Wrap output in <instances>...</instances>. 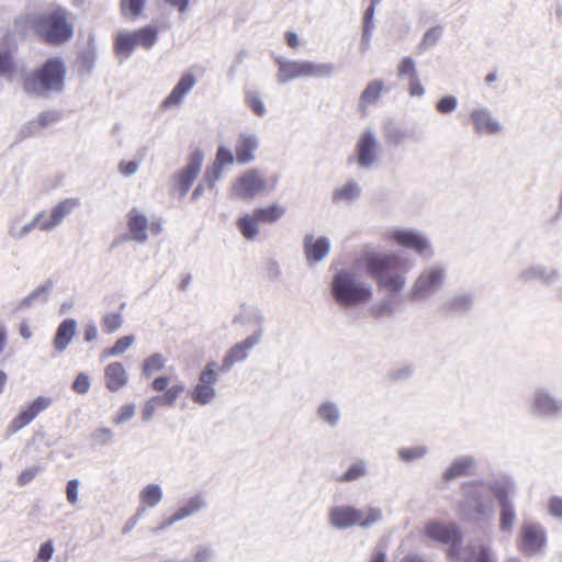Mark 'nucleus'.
Masks as SVG:
<instances>
[{"label": "nucleus", "instance_id": "obj_1", "mask_svg": "<svg viewBox=\"0 0 562 562\" xmlns=\"http://www.w3.org/2000/svg\"><path fill=\"white\" fill-rule=\"evenodd\" d=\"M366 272L374 281L380 290H386L389 294L374 302L369 307V315L374 319L392 317L395 313L393 295L400 293L406 285L405 273L396 269L403 262L394 252L371 251L362 258Z\"/></svg>", "mask_w": 562, "mask_h": 562}, {"label": "nucleus", "instance_id": "obj_2", "mask_svg": "<svg viewBox=\"0 0 562 562\" xmlns=\"http://www.w3.org/2000/svg\"><path fill=\"white\" fill-rule=\"evenodd\" d=\"M373 285L353 269H340L331 281V294L344 311L361 307L371 302Z\"/></svg>", "mask_w": 562, "mask_h": 562}, {"label": "nucleus", "instance_id": "obj_3", "mask_svg": "<svg viewBox=\"0 0 562 562\" xmlns=\"http://www.w3.org/2000/svg\"><path fill=\"white\" fill-rule=\"evenodd\" d=\"M491 480L474 481L462 486L463 499L459 504V515L462 520L476 525L493 520L495 508L491 496Z\"/></svg>", "mask_w": 562, "mask_h": 562}, {"label": "nucleus", "instance_id": "obj_4", "mask_svg": "<svg viewBox=\"0 0 562 562\" xmlns=\"http://www.w3.org/2000/svg\"><path fill=\"white\" fill-rule=\"evenodd\" d=\"M65 72V65L59 58H49L42 67L24 76L23 89L38 97L60 93L64 89Z\"/></svg>", "mask_w": 562, "mask_h": 562}, {"label": "nucleus", "instance_id": "obj_5", "mask_svg": "<svg viewBox=\"0 0 562 562\" xmlns=\"http://www.w3.org/2000/svg\"><path fill=\"white\" fill-rule=\"evenodd\" d=\"M278 71L276 79L284 85L300 78H330L337 74L334 63L313 61L307 59H288L277 57Z\"/></svg>", "mask_w": 562, "mask_h": 562}, {"label": "nucleus", "instance_id": "obj_6", "mask_svg": "<svg viewBox=\"0 0 562 562\" xmlns=\"http://www.w3.org/2000/svg\"><path fill=\"white\" fill-rule=\"evenodd\" d=\"M383 519L379 507L369 506L364 510L352 505H335L328 509L327 521L335 530H346L352 527L368 529Z\"/></svg>", "mask_w": 562, "mask_h": 562}, {"label": "nucleus", "instance_id": "obj_7", "mask_svg": "<svg viewBox=\"0 0 562 562\" xmlns=\"http://www.w3.org/2000/svg\"><path fill=\"white\" fill-rule=\"evenodd\" d=\"M31 24L36 34L48 44H64L68 42L74 34V27L67 21V11L61 8L33 15L31 18Z\"/></svg>", "mask_w": 562, "mask_h": 562}, {"label": "nucleus", "instance_id": "obj_8", "mask_svg": "<svg viewBox=\"0 0 562 562\" xmlns=\"http://www.w3.org/2000/svg\"><path fill=\"white\" fill-rule=\"evenodd\" d=\"M490 488L499 506V529L509 535L516 520V510L510 498L516 492L515 482L509 476L492 477Z\"/></svg>", "mask_w": 562, "mask_h": 562}, {"label": "nucleus", "instance_id": "obj_9", "mask_svg": "<svg viewBox=\"0 0 562 562\" xmlns=\"http://www.w3.org/2000/svg\"><path fill=\"white\" fill-rule=\"evenodd\" d=\"M447 279V267L443 263H432L424 267L413 281L407 293L409 301H425L440 291Z\"/></svg>", "mask_w": 562, "mask_h": 562}, {"label": "nucleus", "instance_id": "obj_10", "mask_svg": "<svg viewBox=\"0 0 562 562\" xmlns=\"http://www.w3.org/2000/svg\"><path fill=\"white\" fill-rule=\"evenodd\" d=\"M279 177L274 175L272 181L268 184L263 173L251 168L238 176L232 184L231 195L235 199L249 201L260 194H266L276 189Z\"/></svg>", "mask_w": 562, "mask_h": 562}, {"label": "nucleus", "instance_id": "obj_11", "mask_svg": "<svg viewBox=\"0 0 562 562\" xmlns=\"http://www.w3.org/2000/svg\"><path fill=\"white\" fill-rule=\"evenodd\" d=\"M528 413L537 419L555 420L562 417V400L546 385L533 389L527 402Z\"/></svg>", "mask_w": 562, "mask_h": 562}, {"label": "nucleus", "instance_id": "obj_12", "mask_svg": "<svg viewBox=\"0 0 562 562\" xmlns=\"http://www.w3.org/2000/svg\"><path fill=\"white\" fill-rule=\"evenodd\" d=\"M158 38V30L155 26H144L134 32L120 31L114 38V52L121 61L130 58L136 46L150 49Z\"/></svg>", "mask_w": 562, "mask_h": 562}, {"label": "nucleus", "instance_id": "obj_13", "mask_svg": "<svg viewBox=\"0 0 562 562\" xmlns=\"http://www.w3.org/2000/svg\"><path fill=\"white\" fill-rule=\"evenodd\" d=\"M386 239L398 246L414 250L419 257L430 259L435 255L430 239L427 235L415 228H396L389 231Z\"/></svg>", "mask_w": 562, "mask_h": 562}, {"label": "nucleus", "instance_id": "obj_14", "mask_svg": "<svg viewBox=\"0 0 562 562\" xmlns=\"http://www.w3.org/2000/svg\"><path fill=\"white\" fill-rule=\"evenodd\" d=\"M218 364L209 361L199 374L198 383L190 391L191 400L201 406L213 402L216 397V383L218 381Z\"/></svg>", "mask_w": 562, "mask_h": 562}, {"label": "nucleus", "instance_id": "obj_15", "mask_svg": "<svg viewBox=\"0 0 562 562\" xmlns=\"http://www.w3.org/2000/svg\"><path fill=\"white\" fill-rule=\"evenodd\" d=\"M426 536L431 540L450 544L449 555L454 557L460 551L461 531L456 524L430 521L425 528Z\"/></svg>", "mask_w": 562, "mask_h": 562}, {"label": "nucleus", "instance_id": "obj_16", "mask_svg": "<svg viewBox=\"0 0 562 562\" xmlns=\"http://www.w3.org/2000/svg\"><path fill=\"white\" fill-rule=\"evenodd\" d=\"M262 334L263 330L259 327L254 334L231 347L226 351L221 367H218L220 371L227 373L236 363L245 361L250 350L260 344Z\"/></svg>", "mask_w": 562, "mask_h": 562}, {"label": "nucleus", "instance_id": "obj_17", "mask_svg": "<svg viewBox=\"0 0 562 562\" xmlns=\"http://www.w3.org/2000/svg\"><path fill=\"white\" fill-rule=\"evenodd\" d=\"M379 140L371 130H366L356 144V161L360 169L370 170L379 158Z\"/></svg>", "mask_w": 562, "mask_h": 562}, {"label": "nucleus", "instance_id": "obj_18", "mask_svg": "<svg viewBox=\"0 0 562 562\" xmlns=\"http://www.w3.org/2000/svg\"><path fill=\"white\" fill-rule=\"evenodd\" d=\"M204 155L201 149H195L190 154L188 158V162L184 168H182L175 176V187L173 190L179 192V196L183 198L190 190L193 181L200 173L202 164H203Z\"/></svg>", "mask_w": 562, "mask_h": 562}, {"label": "nucleus", "instance_id": "obj_19", "mask_svg": "<svg viewBox=\"0 0 562 562\" xmlns=\"http://www.w3.org/2000/svg\"><path fill=\"white\" fill-rule=\"evenodd\" d=\"M546 529L536 522H525L520 529L519 550L526 555L539 553L546 546Z\"/></svg>", "mask_w": 562, "mask_h": 562}, {"label": "nucleus", "instance_id": "obj_20", "mask_svg": "<svg viewBox=\"0 0 562 562\" xmlns=\"http://www.w3.org/2000/svg\"><path fill=\"white\" fill-rule=\"evenodd\" d=\"M331 249L330 239L327 236L316 237L307 233L303 238V251L308 265L324 261Z\"/></svg>", "mask_w": 562, "mask_h": 562}, {"label": "nucleus", "instance_id": "obj_21", "mask_svg": "<svg viewBox=\"0 0 562 562\" xmlns=\"http://www.w3.org/2000/svg\"><path fill=\"white\" fill-rule=\"evenodd\" d=\"M470 120L477 134L496 135L503 130L502 123L494 116L493 112L486 108H475L470 112Z\"/></svg>", "mask_w": 562, "mask_h": 562}, {"label": "nucleus", "instance_id": "obj_22", "mask_svg": "<svg viewBox=\"0 0 562 562\" xmlns=\"http://www.w3.org/2000/svg\"><path fill=\"white\" fill-rule=\"evenodd\" d=\"M518 279L525 283L539 280L544 285H553L561 280V272L558 268L535 263L521 269Z\"/></svg>", "mask_w": 562, "mask_h": 562}, {"label": "nucleus", "instance_id": "obj_23", "mask_svg": "<svg viewBox=\"0 0 562 562\" xmlns=\"http://www.w3.org/2000/svg\"><path fill=\"white\" fill-rule=\"evenodd\" d=\"M80 205V200L77 198H69L60 201L55 205L50 214L46 213V217L41 222V231L50 232L60 225L66 216L71 214Z\"/></svg>", "mask_w": 562, "mask_h": 562}, {"label": "nucleus", "instance_id": "obj_24", "mask_svg": "<svg viewBox=\"0 0 562 562\" xmlns=\"http://www.w3.org/2000/svg\"><path fill=\"white\" fill-rule=\"evenodd\" d=\"M127 227L130 233V240L145 244L148 240V218L146 214L136 207H133L127 213Z\"/></svg>", "mask_w": 562, "mask_h": 562}, {"label": "nucleus", "instance_id": "obj_25", "mask_svg": "<svg viewBox=\"0 0 562 562\" xmlns=\"http://www.w3.org/2000/svg\"><path fill=\"white\" fill-rule=\"evenodd\" d=\"M457 555L462 562H497L496 553L493 549L484 543L470 542Z\"/></svg>", "mask_w": 562, "mask_h": 562}, {"label": "nucleus", "instance_id": "obj_26", "mask_svg": "<svg viewBox=\"0 0 562 562\" xmlns=\"http://www.w3.org/2000/svg\"><path fill=\"white\" fill-rule=\"evenodd\" d=\"M259 137L254 133L239 134L236 146V159L239 164H248L255 160V153L259 147Z\"/></svg>", "mask_w": 562, "mask_h": 562}, {"label": "nucleus", "instance_id": "obj_27", "mask_svg": "<svg viewBox=\"0 0 562 562\" xmlns=\"http://www.w3.org/2000/svg\"><path fill=\"white\" fill-rule=\"evenodd\" d=\"M475 302V293L472 290L460 289L449 294L443 301V307L452 313H465Z\"/></svg>", "mask_w": 562, "mask_h": 562}, {"label": "nucleus", "instance_id": "obj_28", "mask_svg": "<svg viewBox=\"0 0 562 562\" xmlns=\"http://www.w3.org/2000/svg\"><path fill=\"white\" fill-rule=\"evenodd\" d=\"M53 288V280L48 279L44 281L43 283L37 285L33 291H31L25 297L18 301L14 305L13 312L18 313L20 311L31 308L36 303L47 302Z\"/></svg>", "mask_w": 562, "mask_h": 562}, {"label": "nucleus", "instance_id": "obj_29", "mask_svg": "<svg viewBox=\"0 0 562 562\" xmlns=\"http://www.w3.org/2000/svg\"><path fill=\"white\" fill-rule=\"evenodd\" d=\"M105 386L116 392L128 383V374L121 362H111L104 368Z\"/></svg>", "mask_w": 562, "mask_h": 562}, {"label": "nucleus", "instance_id": "obj_30", "mask_svg": "<svg viewBox=\"0 0 562 562\" xmlns=\"http://www.w3.org/2000/svg\"><path fill=\"white\" fill-rule=\"evenodd\" d=\"M77 333V322L74 318L64 319L57 327L53 340L54 348L57 352H64L72 341Z\"/></svg>", "mask_w": 562, "mask_h": 562}, {"label": "nucleus", "instance_id": "obj_31", "mask_svg": "<svg viewBox=\"0 0 562 562\" xmlns=\"http://www.w3.org/2000/svg\"><path fill=\"white\" fill-rule=\"evenodd\" d=\"M316 417L329 428L338 427L341 420L339 404L331 400L322 402L316 408Z\"/></svg>", "mask_w": 562, "mask_h": 562}, {"label": "nucleus", "instance_id": "obj_32", "mask_svg": "<svg viewBox=\"0 0 562 562\" xmlns=\"http://www.w3.org/2000/svg\"><path fill=\"white\" fill-rule=\"evenodd\" d=\"M195 82L196 79L192 74L183 75L178 83L173 87L170 94L164 100L162 105L165 108L179 105L186 94L194 87Z\"/></svg>", "mask_w": 562, "mask_h": 562}, {"label": "nucleus", "instance_id": "obj_33", "mask_svg": "<svg viewBox=\"0 0 562 562\" xmlns=\"http://www.w3.org/2000/svg\"><path fill=\"white\" fill-rule=\"evenodd\" d=\"M475 465V459L471 456L460 457L451 462V464L442 473L445 481H453L458 477L469 475Z\"/></svg>", "mask_w": 562, "mask_h": 562}, {"label": "nucleus", "instance_id": "obj_34", "mask_svg": "<svg viewBox=\"0 0 562 562\" xmlns=\"http://www.w3.org/2000/svg\"><path fill=\"white\" fill-rule=\"evenodd\" d=\"M362 193L361 186L353 179L348 180L342 186L335 188L333 192L334 203H351L360 198Z\"/></svg>", "mask_w": 562, "mask_h": 562}, {"label": "nucleus", "instance_id": "obj_35", "mask_svg": "<svg viewBox=\"0 0 562 562\" xmlns=\"http://www.w3.org/2000/svg\"><path fill=\"white\" fill-rule=\"evenodd\" d=\"M383 86L382 80H372L367 85L359 99L358 108L361 112H366L369 105L375 103L381 98Z\"/></svg>", "mask_w": 562, "mask_h": 562}, {"label": "nucleus", "instance_id": "obj_36", "mask_svg": "<svg viewBox=\"0 0 562 562\" xmlns=\"http://www.w3.org/2000/svg\"><path fill=\"white\" fill-rule=\"evenodd\" d=\"M205 498L196 494L189 498L182 506H180L175 513L179 517L180 520H184L190 518L206 507Z\"/></svg>", "mask_w": 562, "mask_h": 562}, {"label": "nucleus", "instance_id": "obj_37", "mask_svg": "<svg viewBox=\"0 0 562 562\" xmlns=\"http://www.w3.org/2000/svg\"><path fill=\"white\" fill-rule=\"evenodd\" d=\"M368 473V462L363 459H358L336 481L339 483H350L367 476Z\"/></svg>", "mask_w": 562, "mask_h": 562}, {"label": "nucleus", "instance_id": "obj_38", "mask_svg": "<svg viewBox=\"0 0 562 562\" xmlns=\"http://www.w3.org/2000/svg\"><path fill=\"white\" fill-rule=\"evenodd\" d=\"M46 217V212L41 211L38 212L31 222H29L25 225L20 226L18 222H11L9 226V235L12 238L21 239L25 237L27 234H30L36 226L41 228V222H43V218Z\"/></svg>", "mask_w": 562, "mask_h": 562}, {"label": "nucleus", "instance_id": "obj_39", "mask_svg": "<svg viewBox=\"0 0 562 562\" xmlns=\"http://www.w3.org/2000/svg\"><path fill=\"white\" fill-rule=\"evenodd\" d=\"M258 223L259 220L254 212L252 214H244L239 216L237 220V227L246 239L252 240L258 235Z\"/></svg>", "mask_w": 562, "mask_h": 562}, {"label": "nucleus", "instance_id": "obj_40", "mask_svg": "<svg viewBox=\"0 0 562 562\" xmlns=\"http://www.w3.org/2000/svg\"><path fill=\"white\" fill-rule=\"evenodd\" d=\"M254 212L259 222L274 223L284 215L285 207L274 203L267 207L256 209Z\"/></svg>", "mask_w": 562, "mask_h": 562}, {"label": "nucleus", "instance_id": "obj_41", "mask_svg": "<svg viewBox=\"0 0 562 562\" xmlns=\"http://www.w3.org/2000/svg\"><path fill=\"white\" fill-rule=\"evenodd\" d=\"M140 502L148 506L155 507L162 499V488L159 484H148L139 492Z\"/></svg>", "mask_w": 562, "mask_h": 562}, {"label": "nucleus", "instance_id": "obj_42", "mask_svg": "<svg viewBox=\"0 0 562 562\" xmlns=\"http://www.w3.org/2000/svg\"><path fill=\"white\" fill-rule=\"evenodd\" d=\"M427 453L428 448L426 446L402 447L397 449L400 460L406 463L418 461L425 458Z\"/></svg>", "mask_w": 562, "mask_h": 562}, {"label": "nucleus", "instance_id": "obj_43", "mask_svg": "<svg viewBox=\"0 0 562 562\" xmlns=\"http://www.w3.org/2000/svg\"><path fill=\"white\" fill-rule=\"evenodd\" d=\"M134 340L135 337L133 335L121 337L113 347L103 350L102 357H116L124 353L133 345Z\"/></svg>", "mask_w": 562, "mask_h": 562}, {"label": "nucleus", "instance_id": "obj_44", "mask_svg": "<svg viewBox=\"0 0 562 562\" xmlns=\"http://www.w3.org/2000/svg\"><path fill=\"white\" fill-rule=\"evenodd\" d=\"M124 323L122 313L105 314L101 319L102 330L106 334H113L119 330Z\"/></svg>", "mask_w": 562, "mask_h": 562}, {"label": "nucleus", "instance_id": "obj_45", "mask_svg": "<svg viewBox=\"0 0 562 562\" xmlns=\"http://www.w3.org/2000/svg\"><path fill=\"white\" fill-rule=\"evenodd\" d=\"M165 363L166 359L161 353H154L144 361L143 374L149 378L153 373L160 371Z\"/></svg>", "mask_w": 562, "mask_h": 562}, {"label": "nucleus", "instance_id": "obj_46", "mask_svg": "<svg viewBox=\"0 0 562 562\" xmlns=\"http://www.w3.org/2000/svg\"><path fill=\"white\" fill-rule=\"evenodd\" d=\"M53 404V398L47 396H38L30 403L24 409L34 419L40 413L46 411Z\"/></svg>", "mask_w": 562, "mask_h": 562}, {"label": "nucleus", "instance_id": "obj_47", "mask_svg": "<svg viewBox=\"0 0 562 562\" xmlns=\"http://www.w3.org/2000/svg\"><path fill=\"white\" fill-rule=\"evenodd\" d=\"M146 0H121L122 13L125 16H138L145 4Z\"/></svg>", "mask_w": 562, "mask_h": 562}, {"label": "nucleus", "instance_id": "obj_48", "mask_svg": "<svg viewBox=\"0 0 562 562\" xmlns=\"http://www.w3.org/2000/svg\"><path fill=\"white\" fill-rule=\"evenodd\" d=\"M414 369L409 364L395 367L387 372V379L394 382H402L413 375Z\"/></svg>", "mask_w": 562, "mask_h": 562}, {"label": "nucleus", "instance_id": "obj_49", "mask_svg": "<svg viewBox=\"0 0 562 562\" xmlns=\"http://www.w3.org/2000/svg\"><path fill=\"white\" fill-rule=\"evenodd\" d=\"M215 549L210 544H200L195 548L193 560L190 562H213L215 559Z\"/></svg>", "mask_w": 562, "mask_h": 562}, {"label": "nucleus", "instance_id": "obj_50", "mask_svg": "<svg viewBox=\"0 0 562 562\" xmlns=\"http://www.w3.org/2000/svg\"><path fill=\"white\" fill-rule=\"evenodd\" d=\"M442 35V27L440 25H436L430 27L425 32L423 40L419 44L420 49H425L434 46Z\"/></svg>", "mask_w": 562, "mask_h": 562}, {"label": "nucleus", "instance_id": "obj_51", "mask_svg": "<svg viewBox=\"0 0 562 562\" xmlns=\"http://www.w3.org/2000/svg\"><path fill=\"white\" fill-rule=\"evenodd\" d=\"M246 102L248 106L259 116H263L266 114V105L258 92H247Z\"/></svg>", "mask_w": 562, "mask_h": 562}, {"label": "nucleus", "instance_id": "obj_52", "mask_svg": "<svg viewBox=\"0 0 562 562\" xmlns=\"http://www.w3.org/2000/svg\"><path fill=\"white\" fill-rule=\"evenodd\" d=\"M398 77L408 76L409 80L417 77L416 63L412 57H404L397 67Z\"/></svg>", "mask_w": 562, "mask_h": 562}, {"label": "nucleus", "instance_id": "obj_53", "mask_svg": "<svg viewBox=\"0 0 562 562\" xmlns=\"http://www.w3.org/2000/svg\"><path fill=\"white\" fill-rule=\"evenodd\" d=\"M457 105L458 99L454 95H446L437 102L436 109L441 114H449L457 109Z\"/></svg>", "mask_w": 562, "mask_h": 562}, {"label": "nucleus", "instance_id": "obj_54", "mask_svg": "<svg viewBox=\"0 0 562 562\" xmlns=\"http://www.w3.org/2000/svg\"><path fill=\"white\" fill-rule=\"evenodd\" d=\"M32 416H30L24 408L21 409L20 414L13 418L11 424L9 425L8 430L11 432H18L23 427L27 426L32 422Z\"/></svg>", "mask_w": 562, "mask_h": 562}, {"label": "nucleus", "instance_id": "obj_55", "mask_svg": "<svg viewBox=\"0 0 562 562\" xmlns=\"http://www.w3.org/2000/svg\"><path fill=\"white\" fill-rule=\"evenodd\" d=\"M136 406L134 404H125L123 405L117 414L113 417V423L116 425H122L130 420L135 415Z\"/></svg>", "mask_w": 562, "mask_h": 562}, {"label": "nucleus", "instance_id": "obj_56", "mask_svg": "<svg viewBox=\"0 0 562 562\" xmlns=\"http://www.w3.org/2000/svg\"><path fill=\"white\" fill-rule=\"evenodd\" d=\"M91 439L99 446L109 445L113 439V432L110 428H97L91 434Z\"/></svg>", "mask_w": 562, "mask_h": 562}, {"label": "nucleus", "instance_id": "obj_57", "mask_svg": "<svg viewBox=\"0 0 562 562\" xmlns=\"http://www.w3.org/2000/svg\"><path fill=\"white\" fill-rule=\"evenodd\" d=\"M139 164L140 160H121L117 165V170L123 177L130 178L137 173L139 169Z\"/></svg>", "mask_w": 562, "mask_h": 562}, {"label": "nucleus", "instance_id": "obj_58", "mask_svg": "<svg viewBox=\"0 0 562 562\" xmlns=\"http://www.w3.org/2000/svg\"><path fill=\"white\" fill-rule=\"evenodd\" d=\"M234 154L229 148L225 146H220L216 151L214 164L224 168V166L226 165H232L234 162Z\"/></svg>", "mask_w": 562, "mask_h": 562}, {"label": "nucleus", "instance_id": "obj_59", "mask_svg": "<svg viewBox=\"0 0 562 562\" xmlns=\"http://www.w3.org/2000/svg\"><path fill=\"white\" fill-rule=\"evenodd\" d=\"M79 484L80 482L78 479H72L69 480L66 485V498L71 506H76L78 504Z\"/></svg>", "mask_w": 562, "mask_h": 562}, {"label": "nucleus", "instance_id": "obj_60", "mask_svg": "<svg viewBox=\"0 0 562 562\" xmlns=\"http://www.w3.org/2000/svg\"><path fill=\"white\" fill-rule=\"evenodd\" d=\"M223 176V167L213 162L211 167H209L204 175V181L207 182V186L212 189L216 181H218Z\"/></svg>", "mask_w": 562, "mask_h": 562}, {"label": "nucleus", "instance_id": "obj_61", "mask_svg": "<svg viewBox=\"0 0 562 562\" xmlns=\"http://www.w3.org/2000/svg\"><path fill=\"white\" fill-rule=\"evenodd\" d=\"M409 137L405 130L400 127H392L387 130L386 138L391 144L400 145Z\"/></svg>", "mask_w": 562, "mask_h": 562}, {"label": "nucleus", "instance_id": "obj_62", "mask_svg": "<svg viewBox=\"0 0 562 562\" xmlns=\"http://www.w3.org/2000/svg\"><path fill=\"white\" fill-rule=\"evenodd\" d=\"M72 389L79 394L88 393L90 389V379L86 373H79L74 381Z\"/></svg>", "mask_w": 562, "mask_h": 562}, {"label": "nucleus", "instance_id": "obj_63", "mask_svg": "<svg viewBox=\"0 0 562 562\" xmlns=\"http://www.w3.org/2000/svg\"><path fill=\"white\" fill-rule=\"evenodd\" d=\"M40 471L41 468L37 465L23 470L16 480L18 484L20 486L29 484L38 474Z\"/></svg>", "mask_w": 562, "mask_h": 562}, {"label": "nucleus", "instance_id": "obj_64", "mask_svg": "<svg viewBox=\"0 0 562 562\" xmlns=\"http://www.w3.org/2000/svg\"><path fill=\"white\" fill-rule=\"evenodd\" d=\"M549 513L557 517L562 519V497L560 496H552L549 499Z\"/></svg>", "mask_w": 562, "mask_h": 562}]
</instances>
